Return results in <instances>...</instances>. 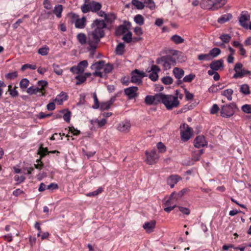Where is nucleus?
Wrapping results in <instances>:
<instances>
[{
	"label": "nucleus",
	"instance_id": "nucleus-1",
	"mask_svg": "<svg viewBox=\"0 0 251 251\" xmlns=\"http://www.w3.org/2000/svg\"><path fill=\"white\" fill-rule=\"evenodd\" d=\"M92 30L88 33V50L90 51V56L93 57L94 52L97 48V45L101 38L104 36V29L106 25L103 20L96 19L91 25Z\"/></svg>",
	"mask_w": 251,
	"mask_h": 251
},
{
	"label": "nucleus",
	"instance_id": "nucleus-2",
	"mask_svg": "<svg viewBox=\"0 0 251 251\" xmlns=\"http://www.w3.org/2000/svg\"><path fill=\"white\" fill-rule=\"evenodd\" d=\"M182 54V52L176 50H173L172 55H167L158 58L156 60V63L162 65L164 70H168L171 68L172 66L176 65V60L178 59V57Z\"/></svg>",
	"mask_w": 251,
	"mask_h": 251
},
{
	"label": "nucleus",
	"instance_id": "nucleus-3",
	"mask_svg": "<svg viewBox=\"0 0 251 251\" xmlns=\"http://www.w3.org/2000/svg\"><path fill=\"white\" fill-rule=\"evenodd\" d=\"M160 103H162L169 110L177 107L180 104L177 97L172 95H165L162 93H161Z\"/></svg>",
	"mask_w": 251,
	"mask_h": 251
},
{
	"label": "nucleus",
	"instance_id": "nucleus-4",
	"mask_svg": "<svg viewBox=\"0 0 251 251\" xmlns=\"http://www.w3.org/2000/svg\"><path fill=\"white\" fill-rule=\"evenodd\" d=\"M226 2V0H202L200 5L203 9L215 10L222 7Z\"/></svg>",
	"mask_w": 251,
	"mask_h": 251
},
{
	"label": "nucleus",
	"instance_id": "nucleus-5",
	"mask_svg": "<svg viewBox=\"0 0 251 251\" xmlns=\"http://www.w3.org/2000/svg\"><path fill=\"white\" fill-rule=\"evenodd\" d=\"M236 108V105L234 103L223 105L221 108V115L223 117H230L234 114Z\"/></svg>",
	"mask_w": 251,
	"mask_h": 251
},
{
	"label": "nucleus",
	"instance_id": "nucleus-6",
	"mask_svg": "<svg viewBox=\"0 0 251 251\" xmlns=\"http://www.w3.org/2000/svg\"><path fill=\"white\" fill-rule=\"evenodd\" d=\"M181 137L184 142L188 141L192 135V129L187 124H184L180 127Z\"/></svg>",
	"mask_w": 251,
	"mask_h": 251
},
{
	"label": "nucleus",
	"instance_id": "nucleus-7",
	"mask_svg": "<svg viewBox=\"0 0 251 251\" xmlns=\"http://www.w3.org/2000/svg\"><path fill=\"white\" fill-rule=\"evenodd\" d=\"M146 75L144 72H140L137 69H135L131 73V81L137 84H140L142 83V78Z\"/></svg>",
	"mask_w": 251,
	"mask_h": 251
},
{
	"label": "nucleus",
	"instance_id": "nucleus-8",
	"mask_svg": "<svg viewBox=\"0 0 251 251\" xmlns=\"http://www.w3.org/2000/svg\"><path fill=\"white\" fill-rule=\"evenodd\" d=\"M160 96L161 93L156 94L154 96L148 95L145 97V102L149 105L157 104L160 103Z\"/></svg>",
	"mask_w": 251,
	"mask_h": 251
},
{
	"label": "nucleus",
	"instance_id": "nucleus-9",
	"mask_svg": "<svg viewBox=\"0 0 251 251\" xmlns=\"http://www.w3.org/2000/svg\"><path fill=\"white\" fill-rule=\"evenodd\" d=\"M147 163L151 165L155 163L158 160L159 156L155 150H152L151 152H146Z\"/></svg>",
	"mask_w": 251,
	"mask_h": 251
},
{
	"label": "nucleus",
	"instance_id": "nucleus-10",
	"mask_svg": "<svg viewBox=\"0 0 251 251\" xmlns=\"http://www.w3.org/2000/svg\"><path fill=\"white\" fill-rule=\"evenodd\" d=\"M138 87H130L124 90V92L126 95L128 97L129 99H132L136 98L138 94L137 91Z\"/></svg>",
	"mask_w": 251,
	"mask_h": 251
},
{
	"label": "nucleus",
	"instance_id": "nucleus-11",
	"mask_svg": "<svg viewBox=\"0 0 251 251\" xmlns=\"http://www.w3.org/2000/svg\"><path fill=\"white\" fill-rule=\"evenodd\" d=\"M207 145V143L205 139V137L202 135L198 136L194 140V145L196 148L203 147L206 146Z\"/></svg>",
	"mask_w": 251,
	"mask_h": 251
},
{
	"label": "nucleus",
	"instance_id": "nucleus-12",
	"mask_svg": "<svg viewBox=\"0 0 251 251\" xmlns=\"http://www.w3.org/2000/svg\"><path fill=\"white\" fill-rule=\"evenodd\" d=\"M131 126L129 121L126 120L121 122L117 127V129L122 132H128Z\"/></svg>",
	"mask_w": 251,
	"mask_h": 251
},
{
	"label": "nucleus",
	"instance_id": "nucleus-13",
	"mask_svg": "<svg viewBox=\"0 0 251 251\" xmlns=\"http://www.w3.org/2000/svg\"><path fill=\"white\" fill-rule=\"evenodd\" d=\"M181 179V177L178 175H172L168 178L167 183L171 188H173L175 185Z\"/></svg>",
	"mask_w": 251,
	"mask_h": 251
},
{
	"label": "nucleus",
	"instance_id": "nucleus-14",
	"mask_svg": "<svg viewBox=\"0 0 251 251\" xmlns=\"http://www.w3.org/2000/svg\"><path fill=\"white\" fill-rule=\"evenodd\" d=\"M209 66L211 69L215 70L216 71H218L221 68H223L224 61L222 59L213 61L210 63Z\"/></svg>",
	"mask_w": 251,
	"mask_h": 251
},
{
	"label": "nucleus",
	"instance_id": "nucleus-15",
	"mask_svg": "<svg viewBox=\"0 0 251 251\" xmlns=\"http://www.w3.org/2000/svg\"><path fill=\"white\" fill-rule=\"evenodd\" d=\"M152 72L149 75V78L153 81H156L158 77L157 72L160 71V68L156 65H152L151 68Z\"/></svg>",
	"mask_w": 251,
	"mask_h": 251
},
{
	"label": "nucleus",
	"instance_id": "nucleus-16",
	"mask_svg": "<svg viewBox=\"0 0 251 251\" xmlns=\"http://www.w3.org/2000/svg\"><path fill=\"white\" fill-rule=\"evenodd\" d=\"M156 224V222L154 220H151L150 222H146L143 227L148 233H151L153 231Z\"/></svg>",
	"mask_w": 251,
	"mask_h": 251
},
{
	"label": "nucleus",
	"instance_id": "nucleus-17",
	"mask_svg": "<svg viewBox=\"0 0 251 251\" xmlns=\"http://www.w3.org/2000/svg\"><path fill=\"white\" fill-rule=\"evenodd\" d=\"M250 17L249 15L242 14L239 18V23L240 25L246 28H248V25L247 22L250 20Z\"/></svg>",
	"mask_w": 251,
	"mask_h": 251
},
{
	"label": "nucleus",
	"instance_id": "nucleus-18",
	"mask_svg": "<svg viewBox=\"0 0 251 251\" xmlns=\"http://www.w3.org/2000/svg\"><path fill=\"white\" fill-rule=\"evenodd\" d=\"M86 19L85 17L82 18H77L75 22V27L77 28H83L86 25Z\"/></svg>",
	"mask_w": 251,
	"mask_h": 251
},
{
	"label": "nucleus",
	"instance_id": "nucleus-19",
	"mask_svg": "<svg viewBox=\"0 0 251 251\" xmlns=\"http://www.w3.org/2000/svg\"><path fill=\"white\" fill-rule=\"evenodd\" d=\"M48 82L45 80H40L38 82L37 87H39L40 91H41V94L40 96L45 95V89L47 87Z\"/></svg>",
	"mask_w": 251,
	"mask_h": 251
},
{
	"label": "nucleus",
	"instance_id": "nucleus-20",
	"mask_svg": "<svg viewBox=\"0 0 251 251\" xmlns=\"http://www.w3.org/2000/svg\"><path fill=\"white\" fill-rule=\"evenodd\" d=\"M38 152V154L40 155V158H41L44 157L47 153H54L56 152L59 153V151H48L47 148H44L41 146L39 148Z\"/></svg>",
	"mask_w": 251,
	"mask_h": 251
},
{
	"label": "nucleus",
	"instance_id": "nucleus-21",
	"mask_svg": "<svg viewBox=\"0 0 251 251\" xmlns=\"http://www.w3.org/2000/svg\"><path fill=\"white\" fill-rule=\"evenodd\" d=\"M173 74L177 79H180L184 75V71L179 68L176 67L173 70Z\"/></svg>",
	"mask_w": 251,
	"mask_h": 251
},
{
	"label": "nucleus",
	"instance_id": "nucleus-22",
	"mask_svg": "<svg viewBox=\"0 0 251 251\" xmlns=\"http://www.w3.org/2000/svg\"><path fill=\"white\" fill-rule=\"evenodd\" d=\"M90 5L91 11L93 12H96L101 8V4L98 2L92 1L90 3Z\"/></svg>",
	"mask_w": 251,
	"mask_h": 251
},
{
	"label": "nucleus",
	"instance_id": "nucleus-23",
	"mask_svg": "<svg viewBox=\"0 0 251 251\" xmlns=\"http://www.w3.org/2000/svg\"><path fill=\"white\" fill-rule=\"evenodd\" d=\"M77 39L79 42V43L83 45L86 43H87L88 37H86V36L85 34L80 33L77 35Z\"/></svg>",
	"mask_w": 251,
	"mask_h": 251
},
{
	"label": "nucleus",
	"instance_id": "nucleus-24",
	"mask_svg": "<svg viewBox=\"0 0 251 251\" xmlns=\"http://www.w3.org/2000/svg\"><path fill=\"white\" fill-rule=\"evenodd\" d=\"M232 16L231 14H226L220 17L218 19L217 21L220 24H224L230 20L232 18Z\"/></svg>",
	"mask_w": 251,
	"mask_h": 251
},
{
	"label": "nucleus",
	"instance_id": "nucleus-25",
	"mask_svg": "<svg viewBox=\"0 0 251 251\" xmlns=\"http://www.w3.org/2000/svg\"><path fill=\"white\" fill-rule=\"evenodd\" d=\"M17 88L18 87L17 86H14V87L12 88L11 85H8V92L9 93V94L11 97L15 98L18 96L19 93L17 90Z\"/></svg>",
	"mask_w": 251,
	"mask_h": 251
},
{
	"label": "nucleus",
	"instance_id": "nucleus-26",
	"mask_svg": "<svg viewBox=\"0 0 251 251\" xmlns=\"http://www.w3.org/2000/svg\"><path fill=\"white\" fill-rule=\"evenodd\" d=\"M104 61H100L93 64L91 67L92 69H95L96 70H100L103 68L104 65Z\"/></svg>",
	"mask_w": 251,
	"mask_h": 251
},
{
	"label": "nucleus",
	"instance_id": "nucleus-27",
	"mask_svg": "<svg viewBox=\"0 0 251 251\" xmlns=\"http://www.w3.org/2000/svg\"><path fill=\"white\" fill-rule=\"evenodd\" d=\"M251 72L248 70H246L244 69H241L240 72L238 73H235L233 77L234 78H242L247 74H250Z\"/></svg>",
	"mask_w": 251,
	"mask_h": 251
},
{
	"label": "nucleus",
	"instance_id": "nucleus-28",
	"mask_svg": "<svg viewBox=\"0 0 251 251\" xmlns=\"http://www.w3.org/2000/svg\"><path fill=\"white\" fill-rule=\"evenodd\" d=\"M63 10V6L62 5L58 4L55 6L53 12L56 15L58 18H60L61 16V13Z\"/></svg>",
	"mask_w": 251,
	"mask_h": 251
},
{
	"label": "nucleus",
	"instance_id": "nucleus-29",
	"mask_svg": "<svg viewBox=\"0 0 251 251\" xmlns=\"http://www.w3.org/2000/svg\"><path fill=\"white\" fill-rule=\"evenodd\" d=\"M60 112L64 114L63 119L67 123H69L70 121V118L71 116V112L67 109H63L60 111Z\"/></svg>",
	"mask_w": 251,
	"mask_h": 251
},
{
	"label": "nucleus",
	"instance_id": "nucleus-30",
	"mask_svg": "<svg viewBox=\"0 0 251 251\" xmlns=\"http://www.w3.org/2000/svg\"><path fill=\"white\" fill-rule=\"evenodd\" d=\"M221 52L220 49L218 48H214L211 50L209 51V54L212 59L218 56Z\"/></svg>",
	"mask_w": 251,
	"mask_h": 251
},
{
	"label": "nucleus",
	"instance_id": "nucleus-31",
	"mask_svg": "<svg viewBox=\"0 0 251 251\" xmlns=\"http://www.w3.org/2000/svg\"><path fill=\"white\" fill-rule=\"evenodd\" d=\"M127 27L123 25H120L116 30V34L117 35H121L126 33L127 31Z\"/></svg>",
	"mask_w": 251,
	"mask_h": 251
},
{
	"label": "nucleus",
	"instance_id": "nucleus-32",
	"mask_svg": "<svg viewBox=\"0 0 251 251\" xmlns=\"http://www.w3.org/2000/svg\"><path fill=\"white\" fill-rule=\"evenodd\" d=\"M171 40L176 44H179L184 42V40L178 35H174L172 36Z\"/></svg>",
	"mask_w": 251,
	"mask_h": 251
},
{
	"label": "nucleus",
	"instance_id": "nucleus-33",
	"mask_svg": "<svg viewBox=\"0 0 251 251\" xmlns=\"http://www.w3.org/2000/svg\"><path fill=\"white\" fill-rule=\"evenodd\" d=\"M125 45L123 43L119 44L116 48V52L118 55H122L124 54L125 50Z\"/></svg>",
	"mask_w": 251,
	"mask_h": 251
},
{
	"label": "nucleus",
	"instance_id": "nucleus-34",
	"mask_svg": "<svg viewBox=\"0 0 251 251\" xmlns=\"http://www.w3.org/2000/svg\"><path fill=\"white\" fill-rule=\"evenodd\" d=\"M176 198L174 197V194H171L169 199L164 203L165 206H172L176 204Z\"/></svg>",
	"mask_w": 251,
	"mask_h": 251
},
{
	"label": "nucleus",
	"instance_id": "nucleus-35",
	"mask_svg": "<svg viewBox=\"0 0 251 251\" xmlns=\"http://www.w3.org/2000/svg\"><path fill=\"white\" fill-rule=\"evenodd\" d=\"M222 95L226 96L228 100H231L232 95L233 93V90L231 89H228L224 90L222 92Z\"/></svg>",
	"mask_w": 251,
	"mask_h": 251
},
{
	"label": "nucleus",
	"instance_id": "nucleus-36",
	"mask_svg": "<svg viewBox=\"0 0 251 251\" xmlns=\"http://www.w3.org/2000/svg\"><path fill=\"white\" fill-rule=\"evenodd\" d=\"M131 3L138 9H143L145 6L143 2L138 0H132Z\"/></svg>",
	"mask_w": 251,
	"mask_h": 251
},
{
	"label": "nucleus",
	"instance_id": "nucleus-37",
	"mask_svg": "<svg viewBox=\"0 0 251 251\" xmlns=\"http://www.w3.org/2000/svg\"><path fill=\"white\" fill-rule=\"evenodd\" d=\"M187 191L188 190L187 189H183L177 193L173 192L172 194H174V197L176 198V201H177L181 198Z\"/></svg>",
	"mask_w": 251,
	"mask_h": 251
},
{
	"label": "nucleus",
	"instance_id": "nucleus-38",
	"mask_svg": "<svg viewBox=\"0 0 251 251\" xmlns=\"http://www.w3.org/2000/svg\"><path fill=\"white\" fill-rule=\"evenodd\" d=\"M115 19L116 17L113 13L106 14L104 17L105 21L109 23H112Z\"/></svg>",
	"mask_w": 251,
	"mask_h": 251
},
{
	"label": "nucleus",
	"instance_id": "nucleus-39",
	"mask_svg": "<svg viewBox=\"0 0 251 251\" xmlns=\"http://www.w3.org/2000/svg\"><path fill=\"white\" fill-rule=\"evenodd\" d=\"M240 91L242 93L245 95H248L250 94V88L247 84H243L241 85Z\"/></svg>",
	"mask_w": 251,
	"mask_h": 251
},
{
	"label": "nucleus",
	"instance_id": "nucleus-40",
	"mask_svg": "<svg viewBox=\"0 0 251 251\" xmlns=\"http://www.w3.org/2000/svg\"><path fill=\"white\" fill-rule=\"evenodd\" d=\"M135 22L140 25H143L144 23V19L141 15H137L134 17Z\"/></svg>",
	"mask_w": 251,
	"mask_h": 251
},
{
	"label": "nucleus",
	"instance_id": "nucleus-41",
	"mask_svg": "<svg viewBox=\"0 0 251 251\" xmlns=\"http://www.w3.org/2000/svg\"><path fill=\"white\" fill-rule=\"evenodd\" d=\"M49 52V48L46 46L39 49L38 51V53L43 56L47 55Z\"/></svg>",
	"mask_w": 251,
	"mask_h": 251
},
{
	"label": "nucleus",
	"instance_id": "nucleus-42",
	"mask_svg": "<svg viewBox=\"0 0 251 251\" xmlns=\"http://www.w3.org/2000/svg\"><path fill=\"white\" fill-rule=\"evenodd\" d=\"M143 3L145 5V6L149 7L151 10L153 9L155 6L152 0H144Z\"/></svg>",
	"mask_w": 251,
	"mask_h": 251
},
{
	"label": "nucleus",
	"instance_id": "nucleus-43",
	"mask_svg": "<svg viewBox=\"0 0 251 251\" xmlns=\"http://www.w3.org/2000/svg\"><path fill=\"white\" fill-rule=\"evenodd\" d=\"M198 58L200 60H206L209 61L212 59V57L209 53L207 54H201L198 55Z\"/></svg>",
	"mask_w": 251,
	"mask_h": 251
},
{
	"label": "nucleus",
	"instance_id": "nucleus-44",
	"mask_svg": "<svg viewBox=\"0 0 251 251\" xmlns=\"http://www.w3.org/2000/svg\"><path fill=\"white\" fill-rule=\"evenodd\" d=\"M29 83V82L27 79L23 78L20 82V86L22 89H25L27 87Z\"/></svg>",
	"mask_w": 251,
	"mask_h": 251
},
{
	"label": "nucleus",
	"instance_id": "nucleus-45",
	"mask_svg": "<svg viewBox=\"0 0 251 251\" xmlns=\"http://www.w3.org/2000/svg\"><path fill=\"white\" fill-rule=\"evenodd\" d=\"M75 79L77 80V81L76 82V85H78L83 83L86 80V76H84L83 75H78L75 76Z\"/></svg>",
	"mask_w": 251,
	"mask_h": 251
},
{
	"label": "nucleus",
	"instance_id": "nucleus-46",
	"mask_svg": "<svg viewBox=\"0 0 251 251\" xmlns=\"http://www.w3.org/2000/svg\"><path fill=\"white\" fill-rule=\"evenodd\" d=\"M122 39L127 43H130L132 40V33L128 32L126 34H125Z\"/></svg>",
	"mask_w": 251,
	"mask_h": 251
},
{
	"label": "nucleus",
	"instance_id": "nucleus-47",
	"mask_svg": "<svg viewBox=\"0 0 251 251\" xmlns=\"http://www.w3.org/2000/svg\"><path fill=\"white\" fill-rule=\"evenodd\" d=\"M70 71L74 74H78L83 73L84 69H79L78 68L77 66H76L71 67L70 69Z\"/></svg>",
	"mask_w": 251,
	"mask_h": 251
},
{
	"label": "nucleus",
	"instance_id": "nucleus-48",
	"mask_svg": "<svg viewBox=\"0 0 251 251\" xmlns=\"http://www.w3.org/2000/svg\"><path fill=\"white\" fill-rule=\"evenodd\" d=\"M103 191V189L101 187L99 188L98 189H97L96 191H94V192L89 193L87 194L86 195L88 197H93L96 196L102 192Z\"/></svg>",
	"mask_w": 251,
	"mask_h": 251
},
{
	"label": "nucleus",
	"instance_id": "nucleus-49",
	"mask_svg": "<svg viewBox=\"0 0 251 251\" xmlns=\"http://www.w3.org/2000/svg\"><path fill=\"white\" fill-rule=\"evenodd\" d=\"M162 82L165 85H169L173 83V78L170 76H165L162 78Z\"/></svg>",
	"mask_w": 251,
	"mask_h": 251
},
{
	"label": "nucleus",
	"instance_id": "nucleus-50",
	"mask_svg": "<svg viewBox=\"0 0 251 251\" xmlns=\"http://www.w3.org/2000/svg\"><path fill=\"white\" fill-rule=\"evenodd\" d=\"M241 109L246 113L251 114V105L250 104L243 105L241 107Z\"/></svg>",
	"mask_w": 251,
	"mask_h": 251
},
{
	"label": "nucleus",
	"instance_id": "nucleus-51",
	"mask_svg": "<svg viewBox=\"0 0 251 251\" xmlns=\"http://www.w3.org/2000/svg\"><path fill=\"white\" fill-rule=\"evenodd\" d=\"M195 77V75L193 74H189V75H186L183 78V81L185 82H191Z\"/></svg>",
	"mask_w": 251,
	"mask_h": 251
},
{
	"label": "nucleus",
	"instance_id": "nucleus-52",
	"mask_svg": "<svg viewBox=\"0 0 251 251\" xmlns=\"http://www.w3.org/2000/svg\"><path fill=\"white\" fill-rule=\"evenodd\" d=\"M52 66L53 71L57 75H61L62 74L63 71L58 65L53 64Z\"/></svg>",
	"mask_w": 251,
	"mask_h": 251
},
{
	"label": "nucleus",
	"instance_id": "nucleus-53",
	"mask_svg": "<svg viewBox=\"0 0 251 251\" xmlns=\"http://www.w3.org/2000/svg\"><path fill=\"white\" fill-rule=\"evenodd\" d=\"M81 9L82 12L84 13H87L88 12L91 11L90 3L89 4L84 3L83 5H82L81 6Z\"/></svg>",
	"mask_w": 251,
	"mask_h": 251
},
{
	"label": "nucleus",
	"instance_id": "nucleus-54",
	"mask_svg": "<svg viewBox=\"0 0 251 251\" xmlns=\"http://www.w3.org/2000/svg\"><path fill=\"white\" fill-rule=\"evenodd\" d=\"M220 38L223 42L228 43L231 39V36L228 34H223L220 36Z\"/></svg>",
	"mask_w": 251,
	"mask_h": 251
},
{
	"label": "nucleus",
	"instance_id": "nucleus-55",
	"mask_svg": "<svg viewBox=\"0 0 251 251\" xmlns=\"http://www.w3.org/2000/svg\"><path fill=\"white\" fill-rule=\"evenodd\" d=\"M94 104L93 105L92 107L94 109H98L100 107V103L98 100V99L97 98V95L96 93L94 94Z\"/></svg>",
	"mask_w": 251,
	"mask_h": 251
},
{
	"label": "nucleus",
	"instance_id": "nucleus-56",
	"mask_svg": "<svg viewBox=\"0 0 251 251\" xmlns=\"http://www.w3.org/2000/svg\"><path fill=\"white\" fill-rule=\"evenodd\" d=\"M111 106L109 105V104L106 102H101L100 104V108L102 110H108L109 108H110Z\"/></svg>",
	"mask_w": 251,
	"mask_h": 251
},
{
	"label": "nucleus",
	"instance_id": "nucleus-57",
	"mask_svg": "<svg viewBox=\"0 0 251 251\" xmlns=\"http://www.w3.org/2000/svg\"><path fill=\"white\" fill-rule=\"evenodd\" d=\"M157 148L160 152H164L166 151V147L162 142L157 143Z\"/></svg>",
	"mask_w": 251,
	"mask_h": 251
},
{
	"label": "nucleus",
	"instance_id": "nucleus-58",
	"mask_svg": "<svg viewBox=\"0 0 251 251\" xmlns=\"http://www.w3.org/2000/svg\"><path fill=\"white\" fill-rule=\"evenodd\" d=\"M27 68H29L32 70H35L36 69V66L35 65L26 64L22 66L21 68V70L24 71Z\"/></svg>",
	"mask_w": 251,
	"mask_h": 251
},
{
	"label": "nucleus",
	"instance_id": "nucleus-59",
	"mask_svg": "<svg viewBox=\"0 0 251 251\" xmlns=\"http://www.w3.org/2000/svg\"><path fill=\"white\" fill-rule=\"evenodd\" d=\"M113 65L111 64H106L104 68V72L105 74H108L110 73L113 70Z\"/></svg>",
	"mask_w": 251,
	"mask_h": 251
},
{
	"label": "nucleus",
	"instance_id": "nucleus-60",
	"mask_svg": "<svg viewBox=\"0 0 251 251\" xmlns=\"http://www.w3.org/2000/svg\"><path fill=\"white\" fill-rule=\"evenodd\" d=\"M17 76V73L16 72H13L8 73L6 75L5 77L7 79H14Z\"/></svg>",
	"mask_w": 251,
	"mask_h": 251
},
{
	"label": "nucleus",
	"instance_id": "nucleus-61",
	"mask_svg": "<svg viewBox=\"0 0 251 251\" xmlns=\"http://www.w3.org/2000/svg\"><path fill=\"white\" fill-rule=\"evenodd\" d=\"M88 66V62L87 60H83L80 62L77 65V67L79 69H83L84 70V68Z\"/></svg>",
	"mask_w": 251,
	"mask_h": 251
},
{
	"label": "nucleus",
	"instance_id": "nucleus-62",
	"mask_svg": "<svg viewBox=\"0 0 251 251\" xmlns=\"http://www.w3.org/2000/svg\"><path fill=\"white\" fill-rule=\"evenodd\" d=\"M243 65L241 63H237L235 65L234 70L236 73H239L241 69H242Z\"/></svg>",
	"mask_w": 251,
	"mask_h": 251
},
{
	"label": "nucleus",
	"instance_id": "nucleus-63",
	"mask_svg": "<svg viewBox=\"0 0 251 251\" xmlns=\"http://www.w3.org/2000/svg\"><path fill=\"white\" fill-rule=\"evenodd\" d=\"M219 110V108L217 104H214L210 109V113L212 114L217 113Z\"/></svg>",
	"mask_w": 251,
	"mask_h": 251
},
{
	"label": "nucleus",
	"instance_id": "nucleus-64",
	"mask_svg": "<svg viewBox=\"0 0 251 251\" xmlns=\"http://www.w3.org/2000/svg\"><path fill=\"white\" fill-rule=\"evenodd\" d=\"M69 131L73 134L74 135H78L80 134L79 130L75 129L74 126L69 127Z\"/></svg>",
	"mask_w": 251,
	"mask_h": 251
}]
</instances>
